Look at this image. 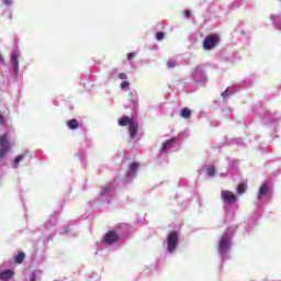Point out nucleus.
Instances as JSON below:
<instances>
[{
	"mask_svg": "<svg viewBox=\"0 0 281 281\" xmlns=\"http://www.w3.org/2000/svg\"><path fill=\"white\" fill-rule=\"evenodd\" d=\"M181 117H183L184 120H188L190 117V115H192V111H190V109L184 108L181 111Z\"/></svg>",
	"mask_w": 281,
	"mask_h": 281,
	"instance_id": "obj_15",
	"label": "nucleus"
},
{
	"mask_svg": "<svg viewBox=\"0 0 281 281\" xmlns=\"http://www.w3.org/2000/svg\"><path fill=\"white\" fill-rule=\"evenodd\" d=\"M218 45V35H209L203 43L204 49H212Z\"/></svg>",
	"mask_w": 281,
	"mask_h": 281,
	"instance_id": "obj_4",
	"label": "nucleus"
},
{
	"mask_svg": "<svg viewBox=\"0 0 281 281\" xmlns=\"http://www.w3.org/2000/svg\"><path fill=\"white\" fill-rule=\"evenodd\" d=\"M274 20V26L281 31V19L280 16L272 18Z\"/></svg>",
	"mask_w": 281,
	"mask_h": 281,
	"instance_id": "obj_19",
	"label": "nucleus"
},
{
	"mask_svg": "<svg viewBox=\"0 0 281 281\" xmlns=\"http://www.w3.org/2000/svg\"><path fill=\"white\" fill-rule=\"evenodd\" d=\"M68 128H70L71 131H76V128H78V126H80V124L78 123V121H76V119L69 120L67 122Z\"/></svg>",
	"mask_w": 281,
	"mask_h": 281,
	"instance_id": "obj_13",
	"label": "nucleus"
},
{
	"mask_svg": "<svg viewBox=\"0 0 281 281\" xmlns=\"http://www.w3.org/2000/svg\"><path fill=\"white\" fill-rule=\"evenodd\" d=\"M247 191V183H238V187L235 188V192H237L238 195L244 194V192Z\"/></svg>",
	"mask_w": 281,
	"mask_h": 281,
	"instance_id": "obj_11",
	"label": "nucleus"
},
{
	"mask_svg": "<svg viewBox=\"0 0 281 281\" xmlns=\"http://www.w3.org/2000/svg\"><path fill=\"white\" fill-rule=\"evenodd\" d=\"M222 98H224V100L229 98V88H227L224 92H222Z\"/></svg>",
	"mask_w": 281,
	"mask_h": 281,
	"instance_id": "obj_25",
	"label": "nucleus"
},
{
	"mask_svg": "<svg viewBox=\"0 0 281 281\" xmlns=\"http://www.w3.org/2000/svg\"><path fill=\"white\" fill-rule=\"evenodd\" d=\"M137 171V164L133 162L132 165H128V171L127 175L128 177L134 176V172Z\"/></svg>",
	"mask_w": 281,
	"mask_h": 281,
	"instance_id": "obj_14",
	"label": "nucleus"
},
{
	"mask_svg": "<svg viewBox=\"0 0 281 281\" xmlns=\"http://www.w3.org/2000/svg\"><path fill=\"white\" fill-rule=\"evenodd\" d=\"M14 261L15 265H22V261H24V252H19L15 255Z\"/></svg>",
	"mask_w": 281,
	"mask_h": 281,
	"instance_id": "obj_16",
	"label": "nucleus"
},
{
	"mask_svg": "<svg viewBox=\"0 0 281 281\" xmlns=\"http://www.w3.org/2000/svg\"><path fill=\"white\" fill-rule=\"evenodd\" d=\"M214 175H216V169L213 167L206 168V176L213 177Z\"/></svg>",
	"mask_w": 281,
	"mask_h": 281,
	"instance_id": "obj_20",
	"label": "nucleus"
},
{
	"mask_svg": "<svg viewBox=\"0 0 281 281\" xmlns=\"http://www.w3.org/2000/svg\"><path fill=\"white\" fill-rule=\"evenodd\" d=\"M220 199L223 200V203H226V205H232V203L238 202V196L228 190L221 191Z\"/></svg>",
	"mask_w": 281,
	"mask_h": 281,
	"instance_id": "obj_3",
	"label": "nucleus"
},
{
	"mask_svg": "<svg viewBox=\"0 0 281 281\" xmlns=\"http://www.w3.org/2000/svg\"><path fill=\"white\" fill-rule=\"evenodd\" d=\"M0 63H3V56L0 54Z\"/></svg>",
	"mask_w": 281,
	"mask_h": 281,
	"instance_id": "obj_34",
	"label": "nucleus"
},
{
	"mask_svg": "<svg viewBox=\"0 0 281 281\" xmlns=\"http://www.w3.org/2000/svg\"><path fill=\"white\" fill-rule=\"evenodd\" d=\"M4 5H12V0H3Z\"/></svg>",
	"mask_w": 281,
	"mask_h": 281,
	"instance_id": "obj_29",
	"label": "nucleus"
},
{
	"mask_svg": "<svg viewBox=\"0 0 281 281\" xmlns=\"http://www.w3.org/2000/svg\"><path fill=\"white\" fill-rule=\"evenodd\" d=\"M14 274L15 272H13L12 270H3L2 272H0V281L12 280V276Z\"/></svg>",
	"mask_w": 281,
	"mask_h": 281,
	"instance_id": "obj_8",
	"label": "nucleus"
},
{
	"mask_svg": "<svg viewBox=\"0 0 281 281\" xmlns=\"http://www.w3.org/2000/svg\"><path fill=\"white\" fill-rule=\"evenodd\" d=\"M115 241H119V235L115 232L110 231L103 235V244L113 245Z\"/></svg>",
	"mask_w": 281,
	"mask_h": 281,
	"instance_id": "obj_5",
	"label": "nucleus"
},
{
	"mask_svg": "<svg viewBox=\"0 0 281 281\" xmlns=\"http://www.w3.org/2000/svg\"><path fill=\"white\" fill-rule=\"evenodd\" d=\"M29 281H35V273L32 272V276L29 277Z\"/></svg>",
	"mask_w": 281,
	"mask_h": 281,
	"instance_id": "obj_30",
	"label": "nucleus"
},
{
	"mask_svg": "<svg viewBox=\"0 0 281 281\" xmlns=\"http://www.w3.org/2000/svg\"><path fill=\"white\" fill-rule=\"evenodd\" d=\"M128 97H130V101H131V104H137V91L135 90H131L128 92Z\"/></svg>",
	"mask_w": 281,
	"mask_h": 281,
	"instance_id": "obj_12",
	"label": "nucleus"
},
{
	"mask_svg": "<svg viewBox=\"0 0 281 281\" xmlns=\"http://www.w3.org/2000/svg\"><path fill=\"white\" fill-rule=\"evenodd\" d=\"M119 126H128L132 139H139V123L128 116H123L119 120Z\"/></svg>",
	"mask_w": 281,
	"mask_h": 281,
	"instance_id": "obj_1",
	"label": "nucleus"
},
{
	"mask_svg": "<svg viewBox=\"0 0 281 281\" xmlns=\"http://www.w3.org/2000/svg\"><path fill=\"white\" fill-rule=\"evenodd\" d=\"M106 192H109V187H106V188H103V192H100V194H106Z\"/></svg>",
	"mask_w": 281,
	"mask_h": 281,
	"instance_id": "obj_31",
	"label": "nucleus"
},
{
	"mask_svg": "<svg viewBox=\"0 0 281 281\" xmlns=\"http://www.w3.org/2000/svg\"><path fill=\"white\" fill-rule=\"evenodd\" d=\"M128 87H131V83L128 81H123L121 83V89H128Z\"/></svg>",
	"mask_w": 281,
	"mask_h": 281,
	"instance_id": "obj_24",
	"label": "nucleus"
},
{
	"mask_svg": "<svg viewBox=\"0 0 281 281\" xmlns=\"http://www.w3.org/2000/svg\"><path fill=\"white\" fill-rule=\"evenodd\" d=\"M193 78L195 82H203V80L205 79V75L203 74V70L195 69L193 72Z\"/></svg>",
	"mask_w": 281,
	"mask_h": 281,
	"instance_id": "obj_9",
	"label": "nucleus"
},
{
	"mask_svg": "<svg viewBox=\"0 0 281 281\" xmlns=\"http://www.w3.org/2000/svg\"><path fill=\"white\" fill-rule=\"evenodd\" d=\"M0 142H10V136L8 134L0 136Z\"/></svg>",
	"mask_w": 281,
	"mask_h": 281,
	"instance_id": "obj_22",
	"label": "nucleus"
},
{
	"mask_svg": "<svg viewBox=\"0 0 281 281\" xmlns=\"http://www.w3.org/2000/svg\"><path fill=\"white\" fill-rule=\"evenodd\" d=\"M23 159H24V154L15 156V159L12 160V166L14 167L19 166V162H22Z\"/></svg>",
	"mask_w": 281,
	"mask_h": 281,
	"instance_id": "obj_18",
	"label": "nucleus"
},
{
	"mask_svg": "<svg viewBox=\"0 0 281 281\" xmlns=\"http://www.w3.org/2000/svg\"><path fill=\"white\" fill-rule=\"evenodd\" d=\"M164 36H165L164 32H158V33L156 34L157 41H164Z\"/></svg>",
	"mask_w": 281,
	"mask_h": 281,
	"instance_id": "obj_23",
	"label": "nucleus"
},
{
	"mask_svg": "<svg viewBox=\"0 0 281 281\" xmlns=\"http://www.w3.org/2000/svg\"><path fill=\"white\" fill-rule=\"evenodd\" d=\"M119 78H120V80H127L128 76H126V74H124V72H121L119 75Z\"/></svg>",
	"mask_w": 281,
	"mask_h": 281,
	"instance_id": "obj_26",
	"label": "nucleus"
},
{
	"mask_svg": "<svg viewBox=\"0 0 281 281\" xmlns=\"http://www.w3.org/2000/svg\"><path fill=\"white\" fill-rule=\"evenodd\" d=\"M170 145H172L170 142L162 143V148L167 149L170 147Z\"/></svg>",
	"mask_w": 281,
	"mask_h": 281,
	"instance_id": "obj_28",
	"label": "nucleus"
},
{
	"mask_svg": "<svg viewBox=\"0 0 281 281\" xmlns=\"http://www.w3.org/2000/svg\"><path fill=\"white\" fill-rule=\"evenodd\" d=\"M167 67H169V69H175L177 67V61L169 59L167 63Z\"/></svg>",
	"mask_w": 281,
	"mask_h": 281,
	"instance_id": "obj_21",
	"label": "nucleus"
},
{
	"mask_svg": "<svg viewBox=\"0 0 281 281\" xmlns=\"http://www.w3.org/2000/svg\"><path fill=\"white\" fill-rule=\"evenodd\" d=\"M19 58H21V52L14 50L11 56V65L15 72L19 71Z\"/></svg>",
	"mask_w": 281,
	"mask_h": 281,
	"instance_id": "obj_7",
	"label": "nucleus"
},
{
	"mask_svg": "<svg viewBox=\"0 0 281 281\" xmlns=\"http://www.w3.org/2000/svg\"><path fill=\"white\" fill-rule=\"evenodd\" d=\"M217 251L223 256L228 251V236L224 235L223 238L220 239V247H217Z\"/></svg>",
	"mask_w": 281,
	"mask_h": 281,
	"instance_id": "obj_6",
	"label": "nucleus"
},
{
	"mask_svg": "<svg viewBox=\"0 0 281 281\" xmlns=\"http://www.w3.org/2000/svg\"><path fill=\"white\" fill-rule=\"evenodd\" d=\"M3 122H4L3 115L0 114V124H3Z\"/></svg>",
	"mask_w": 281,
	"mask_h": 281,
	"instance_id": "obj_33",
	"label": "nucleus"
},
{
	"mask_svg": "<svg viewBox=\"0 0 281 281\" xmlns=\"http://www.w3.org/2000/svg\"><path fill=\"white\" fill-rule=\"evenodd\" d=\"M133 58H135V53H128L127 60H133Z\"/></svg>",
	"mask_w": 281,
	"mask_h": 281,
	"instance_id": "obj_27",
	"label": "nucleus"
},
{
	"mask_svg": "<svg viewBox=\"0 0 281 281\" xmlns=\"http://www.w3.org/2000/svg\"><path fill=\"white\" fill-rule=\"evenodd\" d=\"M177 245H178V232L177 231L169 232L168 237H166V249H168L169 254H172Z\"/></svg>",
	"mask_w": 281,
	"mask_h": 281,
	"instance_id": "obj_2",
	"label": "nucleus"
},
{
	"mask_svg": "<svg viewBox=\"0 0 281 281\" xmlns=\"http://www.w3.org/2000/svg\"><path fill=\"white\" fill-rule=\"evenodd\" d=\"M184 16H186V19H190V11H184Z\"/></svg>",
	"mask_w": 281,
	"mask_h": 281,
	"instance_id": "obj_32",
	"label": "nucleus"
},
{
	"mask_svg": "<svg viewBox=\"0 0 281 281\" xmlns=\"http://www.w3.org/2000/svg\"><path fill=\"white\" fill-rule=\"evenodd\" d=\"M269 191V188L266 186H260V190L257 191V195H259L260 198L266 196V192Z\"/></svg>",
	"mask_w": 281,
	"mask_h": 281,
	"instance_id": "obj_17",
	"label": "nucleus"
},
{
	"mask_svg": "<svg viewBox=\"0 0 281 281\" xmlns=\"http://www.w3.org/2000/svg\"><path fill=\"white\" fill-rule=\"evenodd\" d=\"M9 143L5 142H0V159H2V157H5V154L9 153Z\"/></svg>",
	"mask_w": 281,
	"mask_h": 281,
	"instance_id": "obj_10",
	"label": "nucleus"
}]
</instances>
